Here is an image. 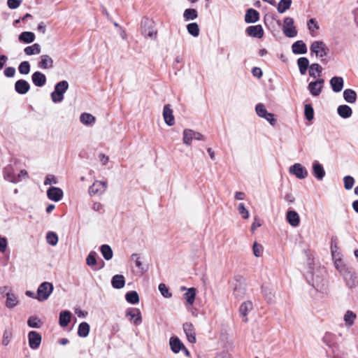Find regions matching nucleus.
Returning a JSON list of instances; mask_svg holds the SVG:
<instances>
[{
	"instance_id": "obj_49",
	"label": "nucleus",
	"mask_w": 358,
	"mask_h": 358,
	"mask_svg": "<svg viewBox=\"0 0 358 358\" xmlns=\"http://www.w3.org/2000/svg\"><path fill=\"white\" fill-rule=\"evenodd\" d=\"M27 324L31 328L38 329L41 327L42 322L41 320L36 316H31L28 319Z\"/></svg>"
},
{
	"instance_id": "obj_28",
	"label": "nucleus",
	"mask_w": 358,
	"mask_h": 358,
	"mask_svg": "<svg viewBox=\"0 0 358 358\" xmlns=\"http://www.w3.org/2000/svg\"><path fill=\"white\" fill-rule=\"evenodd\" d=\"M259 18V14L256 10L250 8L246 11L245 21L247 23H255L258 21Z\"/></svg>"
},
{
	"instance_id": "obj_33",
	"label": "nucleus",
	"mask_w": 358,
	"mask_h": 358,
	"mask_svg": "<svg viewBox=\"0 0 358 358\" xmlns=\"http://www.w3.org/2000/svg\"><path fill=\"white\" fill-rule=\"evenodd\" d=\"M18 303V299L17 296L12 293L8 292L6 294V306L8 308H13Z\"/></svg>"
},
{
	"instance_id": "obj_6",
	"label": "nucleus",
	"mask_w": 358,
	"mask_h": 358,
	"mask_svg": "<svg viewBox=\"0 0 358 358\" xmlns=\"http://www.w3.org/2000/svg\"><path fill=\"white\" fill-rule=\"evenodd\" d=\"M193 139L198 141H203L204 136L199 132H196L192 129H185L183 131V143L186 145H189Z\"/></svg>"
},
{
	"instance_id": "obj_52",
	"label": "nucleus",
	"mask_w": 358,
	"mask_h": 358,
	"mask_svg": "<svg viewBox=\"0 0 358 358\" xmlns=\"http://www.w3.org/2000/svg\"><path fill=\"white\" fill-rule=\"evenodd\" d=\"M18 71L21 74L27 75L30 71V64L29 62L24 61L20 64Z\"/></svg>"
},
{
	"instance_id": "obj_18",
	"label": "nucleus",
	"mask_w": 358,
	"mask_h": 358,
	"mask_svg": "<svg viewBox=\"0 0 358 358\" xmlns=\"http://www.w3.org/2000/svg\"><path fill=\"white\" fill-rule=\"evenodd\" d=\"M245 31L248 36L257 38H262L264 35V30L261 25L250 26Z\"/></svg>"
},
{
	"instance_id": "obj_62",
	"label": "nucleus",
	"mask_w": 358,
	"mask_h": 358,
	"mask_svg": "<svg viewBox=\"0 0 358 358\" xmlns=\"http://www.w3.org/2000/svg\"><path fill=\"white\" fill-rule=\"evenodd\" d=\"M22 3V0H8L7 5L10 9L18 8Z\"/></svg>"
},
{
	"instance_id": "obj_43",
	"label": "nucleus",
	"mask_w": 358,
	"mask_h": 358,
	"mask_svg": "<svg viewBox=\"0 0 358 358\" xmlns=\"http://www.w3.org/2000/svg\"><path fill=\"white\" fill-rule=\"evenodd\" d=\"M101 252L106 260L112 259L113 252L111 248L108 245H102L100 248Z\"/></svg>"
},
{
	"instance_id": "obj_10",
	"label": "nucleus",
	"mask_w": 358,
	"mask_h": 358,
	"mask_svg": "<svg viewBox=\"0 0 358 358\" xmlns=\"http://www.w3.org/2000/svg\"><path fill=\"white\" fill-rule=\"evenodd\" d=\"M3 178L12 183H17L16 180L15 169L12 164H8L3 169Z\"/></svg>"
},
{
	"instance_id": "obj_30",
	"label": "nucleus",
	"mask_w": 358,
	"mask_h": 358,
	"mask_svg": "<svg viewBox=\"0 0 358 358\" xmlns=\"http://www.w3.org/2000/svg\"><path fill=\"white\" fill-rule=\"evenodd\" d=\"M234 296L238 299L241 300L243 299L245 294V287L239 282H237L234 287L233 292Z\"/></svg>"
},
{
	"instance_id": "obj_23",
	"label": "nucleus",
	"mask_w": 358,
	"mask_h": 358,
	"mask_svg": "<svg viewBox=\"0 0 358 358\" xmlns=\"http://www.w3.org/2000/svg\"><path fill=\"white\" fill-rule=\"evenodd\" d=\"M31 80L36 87H42L46 83L45 76L40 71H36L32 74Z\"/></svg>"
},
{
	"instance_id": "obj_40",
	"label": "nucleus",
	"mask_w": 358,
	"mask_h": 358,
	"mask_svg": "<svg viewBox=\"0 0 358 358\" xmlns=\"http://www.w3.org/2000/svg\"><path fill=\"white\" fill-rule=\"evenodd\" d=\"M24 52L27 55H38L41 52V46L38 43L27 46L24 49Z\"/></svg>"
},
{
	"instance_id": "obj_11",
	"label": "nucleus",
	"mask_w": 358,
	"mask_h": 358,
	"mask_svg": "<svg viewBox=\"0 0 358 358\" xmlns=\"http://www.w3.org/2000/svg\"><path fill=\"white\" fill-rule=\"evenodd\" d=\"M341 275L343 277L347 285L350 288L355 287L358 284L355 273L350 268L344 272Z\"/></svg>"
},
{
	"instance_id": "obj_64",
	"label": "nucleus",
	"mask_w": 358,
	"mask_h": 358,
	"mask_svg": "<svg viewBox=\"0 0 358 358\" xmlns=\"http://www.w3.org/2000/svg\"><path fill=\"white\" fill-rule=\"evenodd\" d=\"M15 74V69L14 67H7L4 70V75L8 78H12Z\"/></svg>"
},
{
	"instance_id": "obj_26",
	"label": "nucleus",
	"mask_w": 358,
	"mask_h": 358,
	"mask_svg": "<svg viewBox=\"0 0 358 358\" xmlns=\"http://www.w3.org/2000/svg\"><path fill=\"white\" fill-rule=\"evenodd\" d=\"M338 256V254L336 255L335 252L332 251V257L333 259L334 260V264L336 269L339 271L340 274H343L344 272H345L347 270L349 269L346 266V265L343 263L342 259L340 257H337Z\"/></svg>"
},
{
	"instance_id": "obj_4",
	"label": "nucleus",
	"mask_w": 358,
	"mask_h": 358,
	"mask_svg": "<svg viewBox=\"0 0 358 358\" xmlns=\"http://www.w3.org/2000/svg\"><path fill=\"white\" fill-rule=\"evenodd\" d=\"M310 50L311 53H315L317 57L320 58L326 57L329 52V48L322 41H315L313 42L310 45Z\"/></svg>"
},
{
	"instance_id": "obj_31",
	"label": "nucleus",
	"mask_w": 358,
	"mask_h": 358,
	"mask_svg": "<svg viewBox=\"0 0 358 358\" xmlns=\"http://www.w3.org/2000/svg\"><path fill=\"white\" fill-rule=\"evenodd\" d=\"M71 319V313L69 310L62 311L59 314V325L62 327H66Z\"/></svg>"
},
{
	"instance_id": "obj_37",
	"label": "nucleus",
	"mask_w": 358,
	"mask_h": 358,
	"mask_svg": "<svg viewBox=\"0 0 358 358\" xmlns=\"http://www.w3.org/2000/svg\"><path fill=\"white\" fill-rule=\"evenodd\" d=\"M96 118L90 113H83L80 116V121L85 125H91L95 122Z\"/></svg>"
},
{
	"instance_id": "obj_32",
	"label": "nucleus",
	"mask_w": 358,
	"mask_h": 358,
	"mask_svg": "<svg viewBox=\"0 0 358 358\" xmlns=\"http://www.w3.org/2000/svg\"><path fill=\"white\" fill-rule=\"evenodd\" d=\"M112 286L115 289H121L125 285L124 277L122 275H115L111 280Z\"/></svg>"
},
{
	"instance_id": "obj_55",
	"label": "nucleus",
	"mask_w": 358,
	"mask_h": 358,
	"mask_svg": "<svg viewBox=\"0 0 358 358\" xmlns=\"http://www.w3.org/2000/svg\"><path fill=\"white\" fill-rule=\"evenodd\" d=\"M253 254L255 257H259L263 254L264 248L261 244L255 242L252 247Z\"/></svg>"
},
{
	"instance_id": "obj_54",
	"label": "nucleus",
	"mask_w": 358,
	"mask_h": 358,
	"mask_svg": "<svg viewBox=\"0 0 358 358\" xmlns=\"http://www.w3.org/2000/svg\"><path fill=\"white\" fill-rule=\"evenodd\" d=\"M96 253L94 251L90 252L86 259V264L91 267H93L96 264Z\"/></svg>"
},
{
	"instance_id": "obj_53",
	"label": "nucleus",
	"mask_w": 358,
	"mask_h": 358,
	"mask_svg": "<svg viewBox=\"0 0 358 358\" xmlns=\"http://www.w3.org/2000/svg\"><path fill=\"white\" fill-rule=\"evenodd\" d=\"M304 115L308 121H310L314 118V110L310 104L305 105Z\"/></svg>"
},
{
	"instance_id": "obj_29",
	"label": "nucleus",
	"mask_w": 358,
	"mask_h": 358,
	"mask_svg": "<svg viewBox=\"0 0 358 358\" xmlns=\"http://www.w3.org/2000/svg\"><path fill=\"white\" fill-rule=\"evenodd\" d=\"M38 66L42 69H50L53 66V59L49 55H43L41 57Z\"/></svg>"
},
{
	"instance_id": "obj_50",
	"label": "nucleus",
	"mask_w": 358,
	"mask_h": 358,
	"mask_svg": "<svg viewBox=\"0 0 358 358\" xmlns=\"http://www.w3.org/2000/svg\"><path fill=\"white\" fill-rule=\"evenodd\" d=\"M187 29L189 34L194 37L198 36L199 34V25L195 22L188 24L187 26Z\"/></svg>"
},
{
	"instance_id": "obj_63",
	"label": "nucleus",
	"mask_w": 358,
	"mask_h": 358,
	"mask_svg": "<svg viewBox=\"0 0 358 358\" xmlns=\"http://www.w3.org/2000/svg\"><path fill=\"white\" fill-rule=\"evenodd\" d=\"M7 246H8L7 239L5 237H1L0 236V252H4L7 249Z\"/></svg>"
},
{
	"instance_id": "obj_24",
	"label": "nucleus",
	"mask_w": 358,
	"mask_h": 358,
	"mask_svg": "<svg viewBox=\"0 0 358 358\" xmlns=\"http://www.w3.org/2000/svg\"><path fill=\"white\" fill-rule=\"evenodd\" d=\"M253 305L250 301L243 302L239 308V312L241 316L243 317V321L246 322L248 321L247 315L248 313L252 310Z\"/></svg>"
},
{
	"instance_id": "obj_2",
	"label": "nucleus",
	"mask_w": 358,
	"mask_h": 358,
	"mask_svg": "<svg viewBox=\"0 0 358 358\" xmlns=\"http://www.w3.org/2000/svg\"><path fill=\"white\" fill-rule=\"evenodd\" d=\"M69 88V83L62 80L56 84L54 91L51 93V99L54 103L62 102L64 99V94Z\"/></svg>"
},
{
	"instance_id": "obj_51",
	"label": "nucleus",
	"mask_w": 358,
	"mask_h": 358,
	"mask_svg": "<svg viewBox=\"0 0 358 358\" xmlns=\"http://www.w3.org/2000/svg\"><path fill=\"white\" fill-rule=\"evenodd\" d=\"M46 241L48 244L55 246L58 242V236L56 233L50 231L46 234Z\"/></svg>"
},
{
	"instance_id": "obj_1",
	"label": "nucleus",
	"mask_w": 358,
	"mask_h": 358,
	"mask_svg": "<svg viewBox=\"0 0 358 358\" xmlns=\"http://www.w3.org/2000/svg\"><path fill=\"white\" fill-rule=\"evenodd\" d=\"M323 273H324V268H320L317 274L310 271L306 276L308 282L320 292L325 291L327 287V281L324 278Z\"/></svg>"
},
{
	"instance_id": "obj_21",
	"label": "nucleus",
	"mask_w": 358,
	"mask_h": 358,
	"mask_svg": "<svg viewBox=\"0 0 358 358\" xmlns=\"http://www.w3.org/2000/svg\"><path fill=\"white\" fill-rule=\"evenodd\" d=\"M313 174L319 180H323L325 176V171L322 165L317 161H315L313 164Z\"/></svg>"
},
{
	"instance_id": "obj_13",
	"label": "nucleus",
	"mask_w": 358,
	"mask_h": 358,
	"mask_svg": "<svg viewBox=\"0 0 358 358\" xmlns=\"http://www.w3.org/2000/svg\"><path fill=\"white\" fill-rule=\"evenodd\" d=\"M106 182L96 180L90 187L89 193L90 195L101 194L106 191Z\"/></svg>"
},
{
	"instance_id": "obj_60",
	"label": "nucleus",
	"mask_w": 358,
	"mask_h": 358,
	"mask_svg": "<svg viewBox=\"0 0 358 358\" xmlns=\"http://www.w3.org/2000/svg\"><path fill=\"white\" fill-rule=\"evenodd\" d=\"M335 336L329 332H327L323 336L322 341L328 346H331L334 341Z\"/></svg>"
},
{
	"instance_id": "obj_61",
	"label": "nucleus",
	"mask_w": 358,
	"mask_h": 358,
	"mask_svg": "<svg viewBox=\"0 0 358 358\" xmlns=\"http://www.w3.org/2000/svg\"><path fill=\"white\" fill-rule=\"evenodd\" d=\"M238 213L242 215L243 218L248 219L249 217V212L245 208L243 203H239L238 206Z\"/></svg>"
},
{
	"instance_id": "obj_42",
	"label": "nucleus",
	"mask_w": 358,
	"mask_h": 358,
	"mask_svg": "<svg viewBox=\"0 0 358 358\" xmlns=\"http://www.w3.org/2000/svg\"><path fill=\"white\" fill-rule=\"evenodd\" d=\"M309 68V76L310 77L315 78L317 77L316 73H317L318 76L322 73V68L319 64H312Z\"/></svg>"
},
{
	"instance_id": "obj_38",
	"label": "nucleus",
	"mask_w": 358,
	"mask_h": 358,
	"mask_svg": "<svg viewBox=\"0 0 358 358\" xmlns=\"http://www.w3.org/2000/svg\"><path fill=\"white\" fill-rule=\"evenodd\" d=\"M90 325L85 322H81L78 329V334L80 337L85 338L90 333Z\"/></svg>"
},
{
	"instance_id": "obj_9",
	"label": "nucleus",
	"mask_w": 358,
	"mask_h": 358,
	"mask_svg": "<svg viewBox=\"0 0 358 358\" xmlns=\"http://www.w3.org/2000/svg\"><path fill=\"white\" fill-rule=\"evenodd\" d=\"M29 345L33 350H36L39 348L42 337L39 333L35 331H31L28 334Z\"/></svg>"
},
{
	"instance_id": "obj_22",
	"label": "nucleus",
	"mask_w": 358,
	"mask_h": 358,
	"mask_svg": "<svg viewBox=\"0 0 358 358\" xmlns=\"http://www.w3.org/2000/svg\"><path fill=\"white\" fill-rule=\"evenodd\" d=\"M344 81L343 78L334 76L330 80V85L334 92H340L343 88Z\"/></svg>"
},
{
	"instance_id": "obj_35",
	"label": "nucleus",
	"mask_w": 358,
	"mask_h": 358,
	"mask_svg": "<svg viewBox=\"0 0 358 358\" xmlns=\"http://www.w3.org/2000/svg\"><path fill=\"white\" fill-rule=\"evenodd\" d=\"M338 114L343 118H348L352 114L351 108L348 105H341L338 107Z\"/></svg>"
},
{
	"instance_id": "obj_39",
	"label": "nucleus",
	"mask_w": 358,
	"mask_h": 358,
	"mask_svg": "<svg viewBox=\"0 0 358 358\" xmlns=\"http://www.w3.org/2000/svg\"><path fill=\"white\" fill-rule=\"evenodd\" d=\"M19 40L26 43H31L35 40V34L31 31H24L20 34Z\"/></svg>"
},
{
	"instance_id": "obj_27",
	"label": "nucleus",
	"mask_w": 358,
	"mask_h": 358,
	"mask_svg": "<svg viewBox=\"0 0 358 358\" xmlns=\"http://www.w3.org/2000/svg\"><path fill=\"white\" fill-rule=\"evenodd\" d=\"M292 52L294 54H306L307 52V47L303 41H297L292 45Z\"/></svg>"
},
{
	"instance_id": "obj_41",
	"label": "nucleus",
	"mask_w": 358,
	"mask_h": 358,
	"mask_svg": "<svg viewBox=\"0 0 358 358\" xmlns=\"http://www.w3.org/2000/svg\"><path fill=\"white\" fill-rule=\"evenodd\" d=\"M292 0H280L277 6V10L279 13H284L289 9L292 5Z\"/></svg>"
},
{
	"instance_id": "obj_8",
	"label": "nucleus",
	"mask_w": 358,
	"mask_h": 358,
	"mask_svg": "<svg viewBox=\"0 0 358 358\" xmlns=\"http://www.w3.org/2000/svg\"><path fill=\"white\" fill-rule=\"evenodd\" d=\"M289 171L298 179H304L308 176V171L299 163H296L291 166L289 169Z\"/></svg>"
},
{
	"instance_id": "obj_20",
	"label": "nucleus",
	"mask_w": 358,
	"mask_h": 358,
	"mask_svg": "<svg viewBox=\"0 0 358 358\" xmlns=\"http://www.w3.org/2000/svg\"><path fill=\"white\" fill-rule=\"evenodd\" d=\"M30 85L29 83L24 80H18L15 83V90L20 94H25L29 92Z\"/></svg>"
},
{
	"instance_id": "obj_36",
	"label": "nucleus",
	"mask_w": 358,
	"mask_h": 358,
	"mask_svg": "<svg viewBox=\"0 0 358 358\" xmlns=\"http://www.w3.org/2000/svg\"><path fill=\"white\" fill-rule=\"evenodd\" d=\"M299 72L301 75H305L309 66V60L306 57H300L297 60Z\"/></svg>"
},
{
	"instance_id": "obj_47",
	"label": "nucleus",
	"mask_w": 358,
	"mask_h": 358,
	"mask_svg": "<svg viewBox=\"0 0 358 358\" xmlns=\"http://www.w3.org/2000/svg\"><path fill=\"white\" fill-rule=\"evenodd\" d=\"M198 16L197 11L194 8H187L184 11L183 17L186 21L193 20Z\"/></svg>"
},
{
	"instance_id": "obj_56",
	"label": "nucleus",
	"mask_w": 358,
	"mask_h": 358,
	"mask_svg": "<svg viewBox=\"0 0 358 358\" xmlns=\"http://www.w3.org/2000/svg\"><path fill=\"white\" fill-rule=\"evenodd\" d=\"M159 290L162 295L165 298H171L172 296V294L169 292L166 285L164 283H161L159 285Z\"/></svg>"
},
{
	"instance_id": "obj_3",
	"label": "nucleus",
	"mask_w": 358,
	"mask_h": 358,
	"mask_svg": "<svg viewBox=\"0 0 358 358\" xmlns=\"http://www.w3.org/2000/svg\"><path fill=\"white\" fill-rule=\"evenodd\" d=\"M52 291L53 285L49 282H43L38 287L36 299L38 301H46Z\"/></svg>"
},
{
	"instance_id": "obj_16",
	"label": "nucleus",
	"mask_w": 358,
	"mask_h": 358,
	"mask_svg": "<svg viewBox=\"0 0 358 358\" xmlns=\"http://www.w3.org/2000/svg\"><path fill=\"white\" fill-rule=\"evenodd\" d=\"M163 117L166 124L169 126H173L175 124V118L173 114V110L169 104L165 105L163 110Z\"/></svg>"
},
{
	"instance_id": "obj_59",
	"label": "nucleus",
	"mask_w": 358,
	"mask_h": 358,
	"mask_svg": "<svg viewBox=\"0 0 358 358\" xmlns=\"http://www.w3.org/2000/svg\"><path fill=\"white\" fill-rule=\"evenodd\" d=\"M255 110L258 116L264 117L268 113L263 103H258L255 107Z\"/></svg>"
},
{
	"instance_id": "obj_46",
	"label": "nucleus",
	"mask_w": 358,
	"mask_h": 358,
	"mask_svg": "<svg viewBox=\"0 0 358 358\" xmlns=\"http://www.w3.org/2000/svg\"><path fill=\"white\" fill-rule=\"evenodd\" d=\"M357 315L355 313L351 310H348L344 315V321L348 327H351L356 319Z\"/></svg>"
},
{
	"instance_id": "obj_57",
	"label": "nucleus",
	"mask_w": 358,
	"mask_h": 358,
	"mask_svg": "<svg viewBox=\"0 0 358 358\" xmlns=\"http://www.w3.org/2000/svg\"><path fill=\"white\" fill-rule=\"evenodd\" d=\"M344 187L349 190L351 189L355 184V180L352 176H347L343 178Z\"/></svg>"
},
{
	"instance_id": "obj_15",
	"label": "nucleus",
	"mask_w": 358,
	"mask_h": 358,
	"mask_svg": "<svg viewBox=\"0 0 358 358\" xmlns=\"http://www.w3.org/2000/svg\"><path fill=\"white\" fill-rule=\"evenodd\" d=\"M47 196L49 199L57 202L62 198L63 191L59 187H52L48 189Z\"/></svg>"
},
{
	"instance_id": "obj_48",
	"label": "nucleus",
	"mask_w": 358,
	"mask_h": 358,
	"mask_svg": "<svg viewBox=\"0 0 358 358\" xmlns=\"http://www.w3.org/2000/svg\"><path fill=\"white\" fill-rule=\"evenodd\" d=\"M262 289L265 299L268 303H272L275 297L274 292L271 289H269L266 287H262Z\"/></svg>"
},
{
	"instance_id": "obj_58",
	"label": "nucleus",
	"mask_w": 358,
	"mask_h": 358,
	"mask_svg": "<svg viewBox=\"0 0 358 358\" xmlns=\"http://www.w3.org/2000/svg\"><path fill=\"white\" fill-rule=\"evenodd\" d=\"M12 331L9 329H6L3 332L2 344L5 346L8 345L12 338Z\"/></svg>"
},
{
	"instance_id": "obj_45",
	"label": "nucleus",
	"mask_w": 358,
	"mask_h": 358,
	"mask_svg": "<svg viewBox=\"0 0 358 358\" xmlns=\"http://www.w3.org/2000/svg\"><path fill=\"white\" fill-rule=\"evenodd\" d=\"M307 27L312 36H315L316 31L320 29L317 22L314 18H311L308 21Z\"/></svg>"
},
{
	"instance_id": "obj_19",
	"label": "nucleus",
	"mask_w": 358,
	"mask_h": 358,
	"mask_svg": "<svg viewBox=\"0 0 358 358\" xmlns=\"http://www.w3.org/2000/svg\"><path fill=\"white\" fill-rule=\"evenodd\" d=\"M287 222L293 227H296L300 224V217L295 210H289L286 215Z\"/></svg>"
},
{
	"instance_id": "obj_5",
	"label": "nucleus",
	"mask_w": 358,
	"mask_h": 358,
	"mask_svg": "<svg viewBox=\"0 0 358 358\" xmlns=\"http://www.w3.org/2000/svg\"><path fill=\"white\" fill-rule=\"evenodd\" d=\"M282 31L284 34L289 38H293L297 35L293 18L287 17L284 19Z\"/></svg>"
},
{
	"instance_id": "obj_44",
	"label": "nucleus",
	"mask_w": 358,
	"mask_h": 358,
	"mask_svg": "<svg viewBox=\"0 0 358 358\" xmlns=\"http://www.w3.org/2000/svg\"><path fill=\"white\" fill-rule=\"evenodd\" d=\"M125 299L131 304H136L139 301V296L136 291H131L126 294Z\"/></svg>"
},
{
	"instance_id": "obj_34",
	"label": "nucleus",
	"mask_w": 358,
	"mask_h": 358,
	"mask_svg": "<svg viewBox=\"0 0 358 358\" xmlns=\"http://www.w3.org/2000/svg\"><path fill=\"white\" fill-rule=\"evenodd\" d=\"M357 93L355 91L351 89H346L343 92V98L344 99L350 103H355L357 100Z\"/></svg>"
},
{
	"instance_id": "obj_12",
	"label": "nucleus",
	"mask_w": 358,
	"mask_h": 358,
	"mask_svg": "<svg viewBox=\"0 0 358 358\" xmlns=\"http://www.w3.org/2000/svg\"><path fill=\"white\" fill-rule=\"evenodd\" d=\"M126 317H129V320L131 321L134 325L138 326L142 322L141 313L138 308H129L126 312Z\"/></svg>"
},
{
	"instance_id": "obj_14",
	"label": "nucleus",
	"mask_w": 358,
	"mask_h": 358,
	"mask_svg": "<svg viewBox=\"0 0 358 358\" xmlns=\"http://www.w3.org/2000/svg\"><path fill=\"white\" fill-rule=\"evenodd\" d=\"M183 331L186 334L188 341L191 343L196 342V334L193 324L189 322H186L183 324Z\"/></svg>"
},
{
	"instance_id": "obj_7",
	"label": "nucleus",
	"mask_w": 358,
	"mask_h": 358,
	"mask_svg": "<svg viewBox=\"0 0 358 358\" xmlns=\"http://www.w3.org/2000/svg\"><path fill=\"white\" fill-rule=\"evenodd\" d=\"M324 80L322 78L317 79L316 81L309 83L308 89L310 94L313 96H318L323 89Z\"/></svg>"
},
{
	"instance_id": "obj_17",
	"label": "nucleus",
	"mask_w": 358,
	"mask_h": 358,
	"mask_svg": "<svg viewBox=\"0 0 358 358\" xmlns=\"http://www.w3.org/2000/svg\"><path fill=\"white\" fill-rule=\"evenodd\" d=\"M182 290H187V292L184 294L183 297L186 301V303L188 306H191L194 303L196 294V289L194 287L187 289L185 287H181Z\"/></svg>"
},
{
	"instance_id": "obj_25",
	"label": "nucleus",
	"mask_w": 358,
	"mask_h": 358,
	"mask_svg": "<svg viewBox=\"0 0 358 358\" xmlns=\"http://www.w3.org/2000/svg\"><path fill=\"white\" fill-rule=\"evenodd\" d=\"M169 345L174 353H178L182 348H185L184 344L178 337H171L169 341Z\"/></svg>"
}]
</instances>
